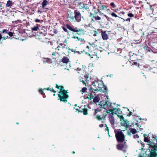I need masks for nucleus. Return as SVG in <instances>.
I'll list each match as a JSON object with an SVG mask.
<instances>
[{"label":"nucleus","instance_id":"aec40b11","mask_svg":"<svg viewBox=\"0 0 157 157\" xmlns=\"http://www.w3.org/2000/svg\"><path fill=\"white\" fill-rule=\"evenodd\" d=\"M121 125L122 126L125 127L126 128H127L128 127L129 123L126 121L123 120L121 122Z\"/></svg>","mask_w":157,"mask_h":157},{"label":"nucleus","instance_id":"cd10ccee","mask_svg":"<svg viewBox=\"0 0 157 157\" xmlns=\"http://www.w3.org/2000/svg\"><path fill=\"white\" fill-rule=\"evenodd\" d=\"M143 48L145 50L149 52L152 50L151 49L150 47H148L147 44H146L144 46Z\"/></svg>","mask_w":157,"mask_h":157},{"label":"nucleus","instance_id":"58836bf2","mask_svg":"<svg viewBox=\"0 0 157 157\" xmlns=\"http://www.w3.org/2000/svg\"><path fill=\"white\" fill-rule=\"evenodd\" d=\"M94 101V102H98L99 101L98 99L96 97H95L93 99Z\"/></svg>","mask_w":157,"mask_h":157},{"label":"nucleus","instance_id":"e433bc0d","mask_svg":"<svg viewBox=\"0 0 157 157\" xmlns=\"http://www.w3.org/2000/svg\"><path fill=\"white\" fill-rule=\"evenodd\" d=\"M87 90V88L86 87H83V88L81 90V92L82 93H84L86 91V90Z\"/></svg>","mask_w":157,"mask_h":157},{"label":"nucleus","instance_id":"393cba45","mask_svg":"<svg viewBox=\"0 0 157 157\" xmlns=\"http://www.w3.org/2000/svg\"><path fill=\"white\" fill-rule=\"evenodd\" d=\"M108 7V6L106 5H102L99 6L98 8H100L101 10H106Z\"/></svg>","mask_w":157,"mask_h":157},{"label":"nucleus","instance_id":"f257e3e1","mask_svg":"<svg viewBox=\"0 0 157 157\" xmlns=\"http://www.w3.org/2000/svg\"><path fill=\"white\" fill-rule=\"evenodd\" d=\"M56 87L58 89L60 90L58 95V100H59L60 101H63L66 103L67 101V99L69 98L67 94L68 90L64 89V87L63 86H59L57 84L56 85Z\"/></svg>","mask_w":157,"mask_h":157},{"label":"nucleus","instance_id":"13d9d810","mask_svg":"<svg viewBox=\"0 0 157 157\" xmlns=\"http://www.w3.org/2000/svg\"><path fill=\"white\" fill-rule=\"evenodd\" d=\"M84 77H85V80H86V79L87 78H88V76H87V75H85L84 76Z\"/></svg>","mask_w":157,"mask_h":157},{"label":"nucleus","instance_id":"0eeeda50","mask_svg":"<svg viewBox=\"0 0 157 157\" xmlns=\"http://www.w3.org/2000/svg\"><path fill=\"white\" fill-rule=\"evenodd\" d=\"M75 16L70 17V18L73 20L75 19L76 21L77 22H80L81 19V15L80 13L77 10H75L74 11Z\"/></svg>","mask_w":157,"mask_h":157},{"label":"nucleus","instance_id":"f3484780","mask_svg":"<svg viewBox=\"0 0 157 157\" xmlns=\"http://www.w3.org/2000/svg\"><path fill=\"white\" fill-rule=\"evenodd\" d=\"M79 108L81 109V113H83V114L84 115H86L88 114V109L85 107V106H81L80 107H79Z\"/></svg>","mask_w":157,"mask_h":157},{"label":"nucleus","instance_id":"6ab92c4d","mask_svg":"<svg viewBox=\"0 0 157 157\" xmlns=\"http://www.w3.org/2000/svg\"><path fill=\"white\" fill-rule=\"evenodd\" d=\"M69 61V58L67 56H63L61 59V62L63 63L67 64Z\"/></svg>","mask_w":157,"mask_h":157},{"label":"nucleus","instance_id":"338daca9","mask_svg":"<svg viewBox=\"0 0 157 157\" xmlns=\"http://www.w3.org/2000/svg\"><path fill=\"white\" fill-rule=\"evenodd\" d=\"M132 113L131 112H130L129 113V116H130L132 115Z\"/></svg>","mask_w":157,"mask_h":157},{"label":"nucleus","instance_id":"7ed1b4c3","mask_svg":"<svg viewBox=\"0 0 157 157\" xmlns=\"http://www.w3.org/2000/svg\"><path fill=\"white\" fill-rule=\"evenodd\" d=\"M66 26L69 30L76 33L78 35H83L85 34L86 31L84 29L81 28L78 29L76 27H72L68 24L66 25Z\"/></svg>","mask_w":157,"mask_h":157},{"label":"nucleus","instance_id":"9d476101","mask_svg":"<svg viewBox=\"0 0 157 157\" xmlns=\"http://www.w3.org/2000/svg\"><path fill=\"white\" fill-rule=\"evenodd\" d=\"M97 90H98L97 88V89L95 90L92 88H90L89 89V91L88 92V96L87 97V98L90 100L93 99L94 97L92 94L93 93V91H96Z\"/></svg>","mask_w":157,"mask_h":157},{"label":"nucleus","instance_id":"4c0bfd02","mask_svg":"<svg viewBox=\"0 0 157 157\" xmlns=\"http://www.w3.org/2000/svg\"><path fill=\"white\" fill-rule=\"evenodd\" d=\"M38 29V27L37 26L34 27L32 28V30L33 31H36Z\"/></svg>","mask_w":157,"mask_h":157},{"label":"nucleus","instance_id":"bb28decb","mask_svg":"<svg viewBox=\"0 0 157 157\" xmlns=\"http://www.w3.org/2000/svg\"><path fill=\"white\" fill-rule=\"evenodd\" d=\"M66 51H67L68 54L71 53V52H74V50L73 49H71L69 47H66Z\"/></svg>","mask_w":157,"mask_h":157},{"label":"nucleus","instance_id":"69168bd1","mask_svg":"<svg viewBox=\"0 0 157 157\" xmlns=\"http://www.w3.org/2000/svg\"><path fill=\"white\" fill-rule=\"evenodd\" d=\"M55 53H56L55 52H53L52 53V56H56Z\"/></svg>","mask_w":157,"mask_h":157},{"label":"nucleus","instance_id":"79ce46f5","mask_svg":"<svg viewBox=\"0 0 157 157\" xmlns=\"http://www.w3.org/2000/svg\"><path fill=\"white\" fill-rule=\"evenodd\" d=\"M110 5L113 8H115L116 7V6L113 2L110 3Z\"/></svg>","mask_w":157,"mask_h":157},{"label":"nucleus","instance_id":"9b49d317","mask_svg":"<svg viewBox=\"0 0 157 157\" xmlns=\"http://www.w3.org/2000/svg\"><path fill=\"white\" fill-rule=\"evenodd\" d=\"M126 142H124V144H118L117 146V148L118 150H121L123 151L124 152H126V150L124 149V148L125 147V144Z\"/></svg>","mask_w":157,"mask_h":157},{"label":"nucleus","instance_id":"bf43d9fd","mask_svg":"<svg viewBox=\"0 0 157 157\" xmlns=\"http://www.w3.org/2000/svg\"><path fill=\"white\" fill-rule=\"evenodd\" d=\"M119 14L120 13H121L123 15H124V13H125L124 12V11H121L120 12V13H119Z\"/></svg>","mask_w":157,"mask_h":157},{"label":"nucleus","instance_id":"f704fd0d","mask_svg":"<svg viewBox=\"0 0 157 157\" xmlns=\"http://www.w3.org/2000/svg\"><path fill=\"white\" fill-rule=\"evenodd\" d=\"M131 132L134 134L136 132V130L135 128H132L131 130Z\"/></svg>","mask_w":157,"mask_h":157},{"label":"nucleus","instance_id":"09e8293b","mask_svg":"<svg viewBox=\"0 0 157 157\" xmlns=\"http://www.w3.org/2000/svg\"><path fill=\"white\" fill-rule=\"evenodd\" d=\"M76 110L78 111V113H81V112H82L81 111V109H75Z\"/></svg>","mask_w":157,"mask_h":157},{"label":"nucleus","instance_id":"de8ad7c7","mask_svg":"<svg viewBox=\"0 0 157 157\" xmlns=\"http://www.w3.org/2000/svg\"><path fill=\"white\" fill-rule=\"evenodd\" d=\"M2 33H6L7 34L8 33L7 31L5 29L2 31Z\"/></svg>","mask_w":157,"mask_h":157},{"label":"nucleus","instance_id":"680f3d73","mask_svg":"<svg viewBox=\"0 0 157 157\" xmlns=\"http://www.w3.org/2000/svg\"><path fill=\"white\" fill-rule=\"evenodd\" d=\"M89 56H90V57L91 58H93V55H90V54H89ZM93 56H94V55H93Z\"/></svg>","mask_w":157,"mask_h":157},{"label":"nucleus","instance_id":"a211bd4d","mask_svg":"<svg viewBox=\"0 0 157 157\" xmlns=\"http://www.w3.org/2000/svg\"><path fill=\"white\" fill-rule=\"evenodd\" d=\"M111 104L112 103L108 101H106L105 102V104L102 105V108L106 109L107 108H108L111 106Z\"/></svg>","mask_w":157,"mask_h":157},{"label":"nucleus","instance_id":"2eb2a0df","mask_svg":"<svg viewBox=\"0 0 157 157\" xmlns=\"http://www.w3.org/2000/svg\"><path fill=\"white\" fill-rule=\"evenodd\" d=\"M101 33L102 39L103 40H106L109 38L108 35L105 31H103L101 30Z\"/></svg>","mask_w":157,"mask_h":157},{"label":"nucleus","instance_id":"052dcab7","mask_svg":"<svg viewBox=\"0 0 157 157\" xmlns=\"http://www.w3.org/2000/svg\"><path fill=\"white\" fill-rule=\"evenodd\" d=\"M99 127H101V128H102V127H103L104 125H103V124H100L99 125Z\"/></svg>","mask_w":157,"mask_h":157},{"label":"nucleus","instance_id":"4be33fe9","mask_svg":"<svg viewBox=\"0 0 157 157\" xmlns=\"http://www.w3.org/2000/svg\"><path fill=\"white\" fill-rule=\"evenodd\" d=\"M42 60L45 63H51V59L49 58H43Z\"/></svg>","mask_w":157,"mask_h":157},{"label":"nucleus","instance_id":"20e7f679","mask_svg":"<svg viewBox=\"0 0 157 157\" xmlns=\"http://www.w3.org/2000/svg\"><path fill=\"white\" fill-rule=\"evenodd\" d=\"M115 137L118 142L122 143L125 140V135H124L122 131H115Z\"/></svg>","mask_w":157,"mask_h":157},{"label":"nucleus","instance_id":"ddd939ff","mask_svg":"<svg viewBox=\"0 0 157 157\" xmlns=\"http://www.w3.org/2000/svg\"><path fill=\"white\" fill-rule=\"evenodd\" d=\"M46 30L47 28L45 27L40 25V35L45 36L47 35Z\"/></svg>","mask_w":157,"mask_h":157},{"label":"nucleus","instance_id":"c756f323","mask_svg":"<svg viewBox=\"0 0 157 157\" xmlns=\"http://www.w3.org/2000/svg\"><path fill=\"white\" fill-rule=\"evenodd\" d=\"M44 90V89H40V94L43 96L44 98L46 97L45 94L43 91Z\"/></svg>","mask_w":157,"mask_h":157},{"label":"nucleus","instance_id":"a18cd8bd","mask_svg":"<svg viewBox=\"0 0 157 157\" xmlns=\"http://www.w3.org/2000/svg\"><path fill=\"white\" fill-rule=\"evenodd\" d=\"M8 34L10 36H13V33L11 32H9Z\"/></svg>","mask_w":157,"mask_h":157},{"label":"nucleus","instance_id":"6e6552de","mask_svg":"<svg viewBox=\"0 0 157 157\" xmlns=\"http://www.w3.org/2000/svg\"><path fill=\"white\" fill-rule=\"evenodd\" d=\"M113 110H107L106 112L107 113H110L109 116V120L111 124L112 125H113L115 123V120L113 117L114 112L113 111Z\"/></svg>","mask_w":157,"mask_h":157},{"label":"nucleus","instance_id":"c9c22d12","mask_svg":"<svg viewBox=\"0 0 157 157\" xmlns=\"http://www.w3.org/2000/svg\"><path fill=\"white\" fill-rule=\"evenodd\" d=\"M62 28L64 32H66L67 33H68V31L67 30V29L65 27H64L63 26H62Z\"/></svg>","mask_w":157,"mask_h":157},{"label":"nucleus","instance_id":"7c9ffc66","mask_svg":"<svg viewBox=\"0 0 157 157\" xmlns=\"http://www.w3.org/2000/svg\"><path fill=\"white\" fill-rule=\"evenodd\" d=\"M110 110H113V112H114V111H115V112L114 113V114H117V113H119L118 112L120 111V109L119 108H113V109H111Z\"/></svg>","mask_w":157,"mask_h":157},{"label":"nucleus","instance_id":"3c124183","mask_svg":"<svg viewBox=\"0 0 157 157\" xmlns=\"http://www.w3.org/2000/svg\"><path fill=\"white\" fill-rule=\"evenodd\" d=\"M94 34H93V36H97V32L96 31H94Z\"/></svg>","mask_w":157,"mask_h":157},{"label":"nucleus","instance_id":"4468645a","mask_svg":"<svg viewBox=\"0 0 157 157\" xmlns=\"http://www.w3.org/2000/svg\"><path fill=\"white\" fill-rule=\"evenodd\" d=\"M99 90H101L104 93L106 94L107 93L108 90L107 87L104 85H100L98 86Z\"/></svg>","mask_w":157,"mask_h":157},{"label":"nucleus","instance_id":"473e14b6","mask_svg":"<svg viewBox=\"0 0 157 157\" xmlns=\"http://www.w3.org/2000/svg\"><path fill=\"white\" fill-rule=\"evenodd\" d=\"M79 6L81 9L85 7V5L84 3L81 2L79 3Z\"/></svg>","mask_w":157,"mask_h":157},{"label":"nucleus","instance_id":"b1692460","mask_svg":"<svg viewBox=\"0 0 157 157\" xmlns=\"http://www.w3.org/2000/svg\"><path fill=\"white\" fill-rule=\"evenodd\" d=\"M48 4H49V3L47 0H44L42 4V7L43 9L45 8V6Z\"/></svg>","mask_w":157,"mask_h":157},{"label":"nucleus","instance_id":"dca6fc26","mask_svg":"<svg viewBox=\"0 0 157 157\" xmlns=\"http://www.w3.org/2000/svg\"><path fill=\"white\" fill-rule=\"evenodd\" d=\"M92 16V21L94 22L96 20H100L101 19V18L97 15L96 14H94L93 13H91L90 15V16Z\"/></svg>","mask_w":157,"mask_h":157},{"label":"nucleus","instance_id":"c03bdc74","mask_svg":"<svg viewBox=\"0 0 157 157\" xmlns=\"http://www.w3.org/2000/svg\"><path fill=\"white\" fill-rule=\"evenodd\" d=\"M130 63L131 65H135V64H137V62L133 61L132 62H129Z\"/></svg>","mask_w":157,"mask_h":157},{"label":"nucleus","instance_id":"39448f33","mask_svg":"<svg viewBox=\"0 0 157 157\" xmlns=\"http://www.w3.org/2000/svg\"><path fill=\"white\" fill-rule=\"evenodd\" d=\"M66 44H65L63 43H59L58 46L57 48H56V51L57 52V53L59 55L60 54H65L67 53L66 51Z\"/></svg>","mask_w":157,"mask_h":157},{"label":"nucleus","instance_id":"c85d7f7f","mask_svg":"<svg viewBox=\"0 0 157 157\" xmlns=\"http://www.w3.org/2000/svg\"><path fill=\"white\" fill-rule=\"evenodd\" d=\"M72 38L74 39H77L78 41H80L81 42H82L84 40V39L82 38H79L77 36H74L72 37Z\"/></svg>","mask_w":157,"mask_h":157},{"label":"nucleus","instance_id":"774afa93","mask_svg":"<svg viewBox=\"0 0 157 157\" xmlns=\"http://www.w3.org/2000/svg\"><path fill=\"white\" fill-rule=\"evenodd\" d=\"M152 146H155V147H157V143L156 144H154L153 145H152Z\"/></svg>","mask_w":157,"mask_h":157},{"label":"nucleus","instance_id":"5fc2aeb1","mask_svg":"<svg viewBox=\"0 0 157 157\" xmlns=\"http://www.w3.org/2000/svg\"><path fill=\"white\" fill-rule=\"evenodd\" d=\"M135 65L136 67H137L139 68L140 67V65L139 64V63H137V64H135Z\"/></svg>","mask_w":157,"mask_h":157},{"label":"nucleus","instance_id":"a878e982","mask_svg":"<svg viewBox=\"0 0 157 157\" xmlns=\"http://www.w3.org/2000/svg\"><path fill=\"white\" fill-rule=\"evenodd\" d=\"M13 2L10 0H8L7 1V2L6 5V7H10L13 6Z\"/></svg>","mask_w":157,"mask_h":157},{"label":"nucleus","instance_id":"49530a36","mask_svg":"<svg viewBox=\"0 0 157 157\" xmlns=\"http://www.w3.org/2000/svg\"><path fill=\"white\" fill-rule=\"evenodd\" d=\"M133 137L135 139L138 138L139 136L137 134L134 135L133 136Z\"/></svg>","mask_w":157,"mask_h":157},{"label":"nucleus","instance_id":"f8f14e48","mask_svg":"<svg viewBox=\"0 0 157 157\" xmlns=\"http://www.w3.org/2000/svg\"><path fill=\"white\" fill-rule=\"evenodd\" d=\"M107 11H109L110 12V10L109 9H108L107 10ZM109 14L112 16L113 17H118L120 18H121L123 19L124 21H129V22L130 21L131 19L130 18H128L127 19L125 20L124 18H123L119 16H118L117 14H116L114 12H112L111 13H110Z\"/></svg>","mask_w":157,"mask_h":157},{"label":"nucleus","instance_id":"2f4dec72","mask_svg":"<svg viewBox=\"0 0 157 157\" xmlns=\"http://www.w3.org/2000/svg\"><path fill=\"white\" fill-rule=\"evenodd\" d=\"M44 90H50L51 92H53L54 93H56V91L54 90V89L52 88H49V87L47 88H44Z\"/></svg>","mask_w":157,"mask_h":157},{"label":"nucleus","instance_id":"37998d69","mask_svg":"<svg viewBox=\"0 0 157 157\" xmlns=\"http://www.w3.org/2000/svg\"><path fill=\"white\" fill-rule=\"evenodd\" d=\"M83 52H85V53L86 54H88V53L87 52H85V50H83V51H80V52L79 51H78V52H78V53H79V54H81V53H83Z\"/></svg>","mask_w":157,"mask_h":157},{"label":"nucleus","instance_id":"8fccbe9b","mask_svg":"<svg viewBox=\"0 0 157 157\" xmlns=\"http://www.w3.org/2000/svg\"><path fill=\"white\" fill-rule=\"evenodd\" d=\"M119 117L121 120H123V121L124 120V118L122 116H120Z\"/></svg>","mask_w":157,"mask_h":157},{"label":"nucleus","instance_id":"1a4fd4ad","mask_svg":"<svg viewBox=\"0 0 157 157\" xmlns=\"http://www.w3.org/2000/svg\"><path fill=\"white\" fill-rule=\"evenodd\" d=\"M86 48L88 49V51L90 52H94L96 48V45L94 44H90L89 45L86 46Z\"/></svg>","mask_w":157,"mask_h":157},{"label":"nucleus","instance_id":"412c9836","mask_svg":"<svg viewBox=\"0 0 157 157\" xmlns=\"http://www.w3.org/2000/svg\"><path fill=\"white\" fill-rule=\"evenodd\" d=\"M156 63L157 62L154 61L151 62L150 63V66L151 67V68H155L157 67L156 65H155Z\"/></svg>","mask_w":157,"mask_h":157},{"label":"nucleus","instance_id":"e2e57ef3","mask_svg":"<svg viewBox=\"0 0 157 157\" xmlns=\"http://www.w3.org/2000/svg\"><path fill=\"white\" fill-rule=\"evenodd\" d=\"M105 130H106L108 131V132L109 133V129L108 128V127H107V128H106L105 129Z\"/></svg>","mask_w":157,"mask_h":157},{"label":"nucleus","instance_id":"f03ea898","mask_svg":"<svg viewBox=\"0 0 157 157\" xmlns=\"http://www.w3.org/2000/svg\"><path fill=\"white\" fill-rule=\"evenodd\" d=\"M101 107L95 109L94 115L96 117L98 121H101L102 119L105 120L107 115V110H104L102 111V105H100Z\"/></svg>","mask_w":157,"mask_h":157},{"label":"nucleus","instance_id":"a19ab883","mask_svg":"<svg viewBox=\"0 0 157 157\" xmlns=\"http://www.w3.org/2000/svg\"><path fill=\"white\" fill-rule=\"evenodd\" d=\"M104 15L106 18L107 21H109L110 20V18L109 17L106 15L104 14Z\"/></svg>","mask_w":157,"mask_h":157},{"label":"nucleus","instance_id":"ea45409f","mask_svg":"<svg viewBox=\"0 0 157 157\" xmlns=\"http://www.w3.org/2000/svg\"><path fill=\"white\" fill-rule=\"evenodd\" d=\"M128 16L130 17H134V15L132 13H128Z\"/></svg>","mask_w":157,"mask_h":157},{"label":"nucleus","instance_id":"6e6d98bb","mask_svg":"<svg viewBox=\"0 0 157 157\" xmlns=\"http://www.w3.org/2000/svg\"><path fill=\"white\" fill-rule=\"evenodd\" d=\"M112 10H113L114 12H115V13H117V10H118V9H111Z\"/></svg>","mask_w":157,"mask_h":157},{"label":"nucleus","instance_id":"0e129e2a","mask_svg":"<svg viewBox=\"0 0 157 157\" xmlns=\"http://www.w3.org/2000/svg\"><path fill=\"white\" fill-rule=\"evenodd\" d=\"M67 40L66 39H65L64 40V41H63V43H67Z\"/></svg>","mask_w":157,"mask_h":157},{"label":"nucleus","instance_id":"423d86ee","mask_svg":"<svg viewBox=\"0 0 157 157\" xmlns=\"http://www.w3.org/2000/svg\"><path fill=\"white\" fill-rule=\"evenodd\" d=\"M150 148L149 149L150 152L148 155V157H157V147L155 146H152V144H151L150 145Z\"/></svg>","mask_w":157,"mask_h":157},{"label":"nucleus","instance_id":"72a5a7b5","mask_svg":"<svg viewBox=\"0 0 157 157\" xmlns=\"http://www.w3.org/2000/svg\"><path fill=\"white\" fill-rule=\"evenodd\" d=\"M144 141L146 142H148L149 141V140L148 138L146 137L147 136V135L144 134Z\"/></svg>","mask_w":157,"mask_h":157},{"label":"nucleus","instance_id":"603ef678","mask_svg":"<svg viewBox=\"0 0 157 157\" xmlns=\"http://www.w3.org/2000/svg\"><path fill=\"white\" fill-rule=\"evenodd\" d=\"M76 70L77 71H78V73H79V71H81L82 69H81V68H79L78 67V68H77V69H76Z\"/></svg>","mask_w":157,"mask_h":157},{"label":"nucleus","instance_id":"5701e85b","mask_svg":"<svg viewBox=\"0 0 157 157\" xmlns=\"http://www.w3.org/2000/svg\"><path fill=\"white\" fill-rule=\"evenodd\" d=\"M46 35L44 36H41V35H40V37L41 38H40V39H41V40L44 42V41H46L48 40V38L46 37Z\"/></svg>","mask_w":157,"mask_h":157},{"label":"nucleus","instance_id":"4d7b16f0","mask_svg":"<svg viewBox=\"0 0 157 157\" xmlns=\"http://www.w3.org/2000/svg\"><path fill=\"white\" fill-rule=\"evenodd\" d=\"M80 80H81V82H82L83 84H85V85H86L85 82L84 80H81V79H80Z\"/></svg>","mask_w":157,"mask_h":157},{"label":"nucleus","instance_id":"864d4df0","mask_svg":"<svg viewBox=\"0 0 157 157\" xmlns=\"http://www.w3.org/2000/svg\"><path fill=\"white\" fill-rule=\"evenodd\" d=\"M53 32H54V33L55 34H56L57 33L58 31H57V30H56V29H54L53 31Z\"/></svg>","mask_w":157,"mask_h":157}]
</instances>
